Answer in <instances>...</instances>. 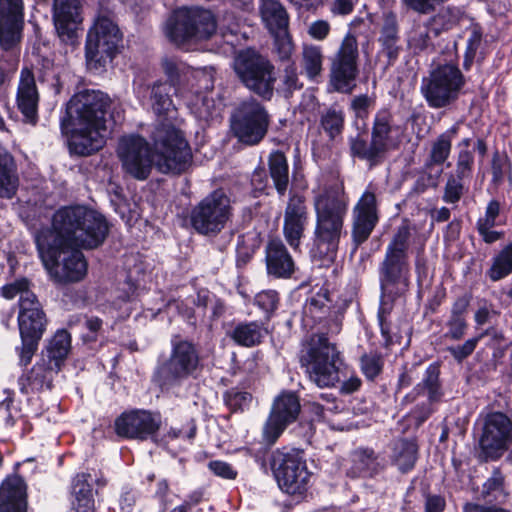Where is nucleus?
<instances>
[{
    "label": "nucleus",
    "mask_w": 512,
    "mask_h": 512,
    "mask_svg": "<svg viewBox=\"0 0 512 512\" xmlns=\"http://www.w3.org/2000/svg\"><path fill=\"white\" fill-rule=\"evenodd\" d=\"M48 320L33 292H25L19 300L18 327L20 336L42 338Z\"/></svg>",
    "instance_id": "4be33fe9"
},
{
    "label": "nucleus",
    "mask_w": 512,
    "mask_h": 512,
    "mask_svg": "<svg viewBox=\"0 0 512 512\" xmlns=\"http://www.w3.org/2000/svg\"><path fill=\"white\" fill-rule=\"evenodd\" d=\"M259 13L264 26L269 33L288 30L289 15L278 0H261Z\"/></svg>",
    "instance_id": "2f4dec72"
},
{
    "label": "nucleus",
    "mask_w": 512,
    "mask_h": 512,
    "mask_svg": "<svg viewBox=\"0 0 512 512\" xmlns=\"http://www.w3.org/2000/svg\"><path fill=\"white\" fill-rule=\"evenodd\" d=\"M281 84L282 90L286 95H291L294 91L302 88L303 83L299 79L297 68L294 63L286 66L283 70Z\"/></svg>",
    "instance_id": "603ef678"
},
{
    "label": "nucleus",
    "mask_w": 512,
    "mask_h": 512,
    "mask_svg": "<svg viewBox=\"0 0 512 512\" xmlns=\"http://www.w3.org/2000/svg\"><path fill=\"white\" fill-rule=\"evenodd\" d=\"M53 20L61 40L72 44L82 22L79 0H54Z\"/></svg>",
    "instance_id": "393cba45"
},
{
    "label": "nucleus",
    "mask_w": 512,
    "mask_h": 512,
    "mask_svg": "<svg viewBox=\"0 0 512 512\" xmlns=\"http://www.w3.org/2000/svg\"><path fill=\"white\" fill-rule=\"evenodd\" d=\"M278 293L274 290H265L255 297L256 304L267 313H272L278 304Z\"/></svg>",
    "instance_id": "052dcab7"
},
{
    "label": "nucleus",
    "mask_w": 512,
    "mask_h": 512,
    "mask_svg": "<svg viewBox=\"0 0 512 512\" xmlns=\"http://www.w3.org/2000/svg\"><path fill=\"white\" fill-rule=\"evenodd\" d=\"M419 446L415 438H399L393 443L391 463L402 474L412 471L418 460Z\"/></svg>",
    "instance_id": "7c9ffc66"
},
{
    "label": "nucleus",
    "mask_w": 512,
    "mask_h": 512,
    "mask_svg": "<svg viewBox=\"0 0 512 512\" xmlns=\"http://www.w3.org/2000/svg\"><path fill=\"white\" fill-rule=\"evenodd\" d=\"M267 272L276 278H289L295 269L294 261L283 242L270 240L265 250Z\"/></svg>",
    "instance_id": "cd10ccee"
},
{
    "label": "nucleus",
    "mask_w": 512,
    "mask_h": 512,
    "mask_svg": "<svg viewBox=\"0 0 512 512\" xmlns=\"http://www.w3.org/2000/svg\"><path fill=\"white\" fill-rule=\"evenodd\" d=\"M358 42L355 35L347 33L331 58L330 82L334 89L350 93L358 75Z\"/></svg>",
    "instance_id": "f3484780"
},
{
    "label": "nucleus",
    "mask_w": 512,
    "mask_h": 512,
    "mask_svg": "<svg viewBox=\"0 0 512 512\" xmlns=\"http://www.w3.org/2000/svg\"><path fill=\"white\" fill-rule=\"evenodd\" d=\"M379 221L376 195L365 191L352 210V239L356 246L364 243Z\"/></svg>",
    "instance_id": "aec40b11"
},
{
    "label": "nucleus",
    "mask_w": 512,
    "mask_h": 512,
    "mask_svg": "<svg viewBox=\"0 0 512 512\" xmlns=\"http://www.w3.org/2000/svg\"><path fill=\"white\" fill-rule=\"evenodd\" d=\"M410 238L408 225H401L386 247L384 259L379 267L380 286L384 297L395 299L408 289Z\"/></svg>",
    "instance_id": "39448f33"
},
{
    "label": "nucleus",
    "mask_w": 512,
    "mask_h": 512,
    "mask_svg": "<svg viewBox=\"0 0 512 512\" xmlns=\"http://www.w3.org/2000/svg\"><path fill=\"white\" fill-rule=\"evenodd\" d=\"M122 33L118 25L108 16L99 15L89 29L85 56L90 70L99 71L110 63L119 51Z\"/></svg>",
    "instance_id": "9d476101"
},
{
    "label": "nucleus",
    "mask_w": 512,
    "mask_h": 512,
    "mask_svg": "<svg viewBox=\"0 0 512 512\" xmlns=\"http://www.w3.org/2000/svg\"><path fill=\"white\" fill-rule=\"evenodd\" d=\"M457 131L458 127L453 126L432 141L429 157L425 163L426 169H431L434 165H442L448 159L452 148V141Z\"/></svg>",
    "instance_id": "72a5a7b5"
},
{
    "label": "nucleus",
    "mask_w": 512,
    "mask_h": 512,
    "mask_svg": "<svg viewBox=\"0 0 512 512\" xmlns=\"http://www.w3.org/2000/svg\"><path fill=\"white\" fill-rule=\"evenodd\" d=\"M210 471L223 479L234 480L238 476V472L231 464L222 460H212L208 463Z\"/></svg>",
    "instance_id": "bf43d9fd"
},
{
    "label": "nucleus",
    "mask_w": 512,
    "mask_h": 512,
    "mask_svg": "<svg viewBox=\"0 0 512 512\" xmlns=\"http://www.w3.org/2000/svg\"><path fill=\"white\" fill-rule=\"evenodd\" d=\"M187 427H188V430L186 432H184L182 429L170 428V430L167 432V434H165L163 436L159 435L160 439H162V438L164 439L159 445H161L163 443H167V438H169L171 440H174V439H177L180 437L187 438L189 440L194 439L196 436V432H197V425L193 418H191L188 421Z\"/></svg>",
    "instance_id": "680f3d73"
},
{
    "label": "nucleus",
    "mask_w": 512,
    "mask_h": 512,
    "mask_svg": "<svg viewBox=\"0 0 512 512\" xmlns=\"http://www.w3.org/2000/svg\"><path fill=\"white\" fill-rule=\"evenodd\" d=\"M269 115L265 107L250 98L236 108L231 118V130L239 142L253 146L267 134Z\"/></svg>",
    "instance_id": "2eb2a0df"
},
{
    "label": "nucleus",
    "mask_w": 512,
    "mask_h": 512,
    "mask_svg": "<svg viewBox=\"0 0 512 512\" xmlns=\"http://www.w3.org/2000/svg\"><path fill=\"white\" fill-rule=\"evenodd\" d=\"M171 88L167 82H156L151 88L152 109L158 116L152 141L157 169L162 173L180 174L191 166L192 151L179 127L181 121L170 97Z\"/></svg>",
    "instance_id": "f03ea898"
},
{
    "label": "nucleus",
    "mask_w": 512,
    "mask_h": 512,
    "mask_svg": "<svg viewBox=\"0 0 512 512\" xmlns=\"http://www.w3.org/2000/svg\"><path fill=\"white\" fill-rule=\"evenodd\" d=\"M504 491V476L499 468H495L492 471L491 477H489L483 484L482 495L483 498L492 503L497 501V497L503 494Z\"/></svg>",
    "instance_id": "49530a36"
},
{
    "label": "nucleus",
    "mask_w": 512,
    "mask_h": 512,
    "mask_svg": "<svg viewBox=\"0 0 512 512\" xmlns=\"http://www.w3.org/2000/svg\"><path fill=\"white\" fill-rule=\"evenodd\" d=\"M162 68L164 74L169 80L168 84L171 85V87L181 85L190 71L189 67L185 64L171 58H165L162 60ZM175 90L177 91V88H175Z\"/></svg>",
    "instance_id": "a18cd8bd"
},
{
    "label": "nucleus",
    "mask_w": 512,
    "mask_h": 512,
    "mask_svg": "<svg viewBox=\"0 0 512 512\" xmlns=\"http://www.w3.org/2000/svg\"><path fill=\"white\" fill-rule=\"evenodd\" d=\"M348 203L343 184L325 187L313 198L316 220L312 252L324 266L336 259Z\"/></svg>",
    "instance_id": "20e7f679"
},
{
    "label": "nucleus",
    "mask_w": 512,
    "mask_h": 512,
    "mask_svg": "<svg viewBox=\"0 0 512 512\" xmlns=\"http://www.w3.org/2000/svg\"><path fill=\"white\" fill-rule=\"evenodd\" d=\"M482 434L479 439L480 456L485 461H495L508 450L512 441L511 418H483ZM478 418L476 425H480Z\"/></svg>",
    "instance_id": "6ab92c4d"
},
{
    "label": "nucleus",
    "mask_w": 512,
    "mask_h": 512,
    "mask_svg": "<svg viewBox=\"0 0 512 512\" xmlns=\"http://www.w3.org/2000/svg\"><path fill=\"white\" fill-rule=\"evenodd\" d=\"M474 163L473 153L470 149H461L457 156L455 176L468 178L471 175Z\"/></svg>",
    "instance_id": "6e6d98bb"
},
{
    "label": "nucleus",
    "mask_w": 512,
    "mask_h": 512,
    "mask_svg": "<svg viewBox=\"0 0 512 512\" xmlns=\"http://www.w3.org/2000/svg\"><path fill=\"white\" fill-rule=\"evenodd\" d=\"M270 177L279 195L283 196L289 184V166L286 156L275 151L268 158Z\"/></svg>",
    "instance_id": "e433bc0d"
},
{
    "label": "nucleus",
    "mask_w": 512,
    "mask_h": 512,
    "mask_svg": "<svg viewBox=\"0 0 512 512\" xmlns=\"http://www.w3.org/2000/svg\"><path fill=\"white\" fill-rule=\"evenodd\" d=\"M300 409V401L295 393L282 392L273 402L271 416H298Z\"/></svg>",
    "instance_id": "37998d69"
},
{
    "label": "nucleus",
    "mask_w": 512,
    "mask_h": 512,
    "mask_svg": "<svg viewBox=\"0 0 512 512\" xmlns=\"http://www.w3.org/2000/svg\"><path fill=\"white\" fill-rule=\"evenodd\" d=\"M386 469V460L371 447H358L350 453L345 475L350 479H373Z\"/></svg>",
    "instance_id": "b1692460"
},
{
    "label": "nucleus",
    "mask_w": 512,
    "mask_h": 512,
    "mask_svg": "<svg viewBox=\"0 0 512 512\" xmlns=\"http://www.w3.org/2000/svg\"><path fill=\"white\" fill-rule=\"evenodd\" d=\"M92 476L87 472L77 473L71 480V507L69 512H94Z\"/></svg>",
    "instance_id": "c756f323"
},
{
    "label": "nucleus",
    "mask_w": 512,
    "mask_h": 512,
    "mask_svg": "<svg viewBox=\"0 0 512 512\" xmlns=\"http://www.w3.org/2000/svg\"><path fill=\"white\" fill-rule=\"evenodd\" d=\"M226 403L231 413L241 414L249 411V407L253 404V398L247 392L235 393L228 396Z\"/></svg>",
    "instance_id": "864d4df0"
},
{
    "label": "nucleus",
    "mask_w": 512,
    "mask_h": 512,
    "mask_svg": "<svg viewBox=\"0 0 512 512\" xmlns=\"http://www.w3.org/2000/svg\"><path fill=\"white\" fill-rule=\"evenodd\" d=\"M109 234L106 218L85 206H68L56 211L51 229L36 238L42 262L54 282L70 284L82 281L88 263L80 251L96 249Z\"/></svg>",
    "instance_id": "f257e3e1"
},
{
    "label": "nucleus",
    "mask_w": 512,
    "mask_h": 512,
    "mask_svg": "<svg viewBox=\"0 0 512 512\" xmlns=\"http://www.w3.org/2000/svg\"><path fill=\"white\" fill-rule=\"evenodd\" d=\"M60 368L58 364L50 362V360L41 359L33 366L28 376L31 389L36 391L51 389L54 375Z\"/></svg>",
    "instance_id": "f704fd0d"
},
{
    "label": "nucleus",
    "mask_w": 512,
    "mask_h": 512,
    "mask_svg": "<svg viewBox=\"0 0 512 512\" xmlns=\"http://www.w3.org/2000/svg\"><path fill=\"white\" fill-rule=\"evenodd\" d=\"M231 215L230 198L223 190L217 189L191 209L189 220L196 232L209 236L220 233Z\"/></svg>",
    "instance_id": "ddd939ff"
},
{
    "label": "nucleus",
    "mask_w": 512,
    "mask_h": 512,
    "mask_svg": "<svg viewBox=\"0 0 512 512\" xmlns=\"http://www.w3.org/2000/svg\"><path fill=\"white\" fill-rule=\"evenodd\" d=\"M109 104L105 94L94 90L81 91L71 98L67 105L68 119L61 121V130L68 137L72 152L89 155L102 148Z\"/></svg>",
    "instance_id": "7ed1b4c3"
},
{
    "label": "nucleus",
    "mask_w": 512,
    "mask_h": 512,
    "mask_svg": "<svg viewBox=\"0 0 512 512\" xmlns=\"http://www.w3.org/2000/svg\"><path fill=\"white\" fill-rule=\"evenodd\" d=\"M424 173L422 176L418 178L415 184V190L419 193L424 192L428 187L436 188L439 184V179L441 176V170L436 174H432L428 172L429 169L424 167Z\"/></svg>",
    "instance_id": "338daca9"
},
{
    "label": "nucleus",
    "mask_w": 512,
    "mask_h": 512,
    "mask_svg": "<svg viewBox=\"0 0 512 512\" xmlns=\"http://www.w3.org/2000/svg\"><path fill=\"white\" fill-rule=\"evenodd\" d=\"M24 25L23 1L0 0V46L13 49L21 40Z\"/></svg>",
    "instance_id": "412c9836"
},
{
    "label": "nucleus",
    "mask_w": 512,
    "mask_h": 512,
    "mask_svg": "<svg viewBox=\"0 0 512 512\" xmlns=\"http://www.w3.org/2000/svg\"><path fill=\"white\" fill-rule=\"evenodd\" d=\"M233 67L247 89L265 100L272 98L276 73L268 58L253 50H244L235 57Z\"/></svg>",
    "instance_id": "9b49d317"
},
{
    "label": "nucleus",
    "mask_w": 512,
    "mask_h": 512,
    "mask_svg": "<svg viewBox=\"0 0 512 512\" xmlns=\"http://www.w3.org/2000/svg\"><path fill=\"white\" fill-rule=\"evenodd\" d=\"M21 337V348L19 350V358L21 365H28L31 362L32 357L38 349L39 341L41 338L37 337Z\"/></svg>",
    "instance_id": "13d9d810"
},
{
    "label": "nucleus",
    "mask_w": 512,
    "mask_h": 512,
    "mask_svg": "<svg viewBox=\"0 0 512 512\" xmlns=\"http://www.w3.org/2000/svg\"><path fill=\"white\" fill-rule=\"evenodd\" d=\"M266 332L258 322H242L234 327L230 337L240 346L253 347L261 343Z\"/></svg>",
    "instance_id": "4c0bfd02"
},
{
    "label": "nucleus",
    "mask_w": 512,
    "mask_h": 512,
    "mask_svg": "<svg viewBox=\"0 0 512 512\" xmlns=\"http://www.w3.org/2000/svg\"><path fill=\"white\" fill-rule=\"evenodd\" d=\"M274 38V49L281 61L290 59L294 52V43L288 30L270 33Z\"/></svg>",
    "instance_id": "8fccbe9b"
},
{
    "label": "nucleus",
    "mask_w": 512,
    "mask_h": 512,
    "mask_svg": "<svg viewBox=\"0 0 512 512\" xmlns=\"http://www.w3.org/2000/svg\"><path fill=\"white\" fill-rule=\"evenodd\" d=\"M161 426V418H114L113 424L109 422L95 426L92 437L96 440L112 439L115 434L120 440H150L159 445L164 440L159 438Z\"/></svg>",
    "instance_id": "4468645a"
},
{
    "label": "nucleus",
    "mask_w": 512,
    "mask_h": 512,
    "mask_svg": "<svg viewBox=\"0 0 512 512\" xmlns=\"http://www.w3.org/2000/svg\"><path fill=\"white\" fill-rule=\"evenodd\" d=\"M463 180V178H459L458 176H455L453 174L449 175L444 187V202L457 203L461 199L464 193V186L462 183Z\"/></svg>",
    "instance_id": "3c124183"
},
{
    "label": "nucleus",
    "mask_w": 512,
    "mask_h": 512,
    "mask_svg": "<svg viewBox=\"0 0 512 512\" xmlns=\"http://www.w3.org/2000/svg\"><path fill=\"white\" fill-rule=\"evenodd\" d=\"M324 55L322 48L314 44H303L301 67L308 79L314 81L322 75Z\"/></svg>",
    "instance_id": "c9c22d12"
},
{
    "label": "nucleus",
    "mask_w": 512,
    "mask_h": 512,
    "mask_svg": "<svg viewBox=\"0 0 512 512\" xmlns=\"http://www.w3.org/2000/svg\"><path fill=\"white\" fill-rule=\"evenodd\" d=\"M309 219L305 197L291 194L284 211L283 233L290 246L296 248Z\"/></svg>",
    "instance_id": "5701e85b"
},
{
    "label": "nucleus",
    "mask_w": 512,
    "mask_h": 512,
    "mask_svg": "<svg viewBox=\"0 0 512 512\" xmlns=\"http://www.w3.org/2000/svg\"><path fill=\"white\" fill-rule=\"evenodd\" d=\"M459 8L447 6L439 10L435 15L429 18V23L434 26V36H438L441 31H446L457 25L461 19Z\"/></svg>",
    "instance_id": "79ce46f5"
},
{
    "label": "nucleus",
    "mask_w": 512,
    "mask_h": 512,
    "mask_svg": "<svg viewBox=\"0 0 512 512\" xmlns=\"http://www.w3.org/2000/svg\"><path fill=\"white\" fill-rule=\"evenodd\" d=\"M117 155L125 173L137 180L147 179L157 161L156 154L155 159L152 158L149 143L139 135L122 137L117 146Z\"/></svg>",
    "instance_id": "a211bd4d"
},
{
    "label": "nucleus",
    "mask_w": 512,
    "mask_h": 512,
    "mask_svg": "<svg viewBox=\"0 0 512 512\" xmlns=\"http://www.w3.org/2000/svg\"><path fill=\"white\" fill-rule=\"evenodd\" d=\"M298 419L299 418H267L263 427V440L269 446L275 444L287 426ZM300 419L301 421L298 422V433L309 440L315 434L314 418Z\"/></svg>",
    "instance_id": "c85d7f7f"
},
{
    "label": "nucleus",
    "mask_w": 512,
    "mask_h": 512,
    "mask_svg": "<svg viewBox=\"0 0 512 512\" xmlns=\"http://www.w3.org/2000/svg\"><path fill=\"white\" fill-rule=\"evenodd\" d=\"M374 100L366 94L356 96L351 101V109L357 118H366L368 109L373 105Z\"/></svg>",
    "instance_id": "0e129e2a"
},
{
    "label": "nucleus",
    "mask_w": 512,
    "mask_h": 512,
    "mask_svg": "<svg viewBox=\"0 0 512 512\" xmlns=\"http://www.w3.org/2000/svg\"><path fill=\"white\" fill-rule=\"evenodd\" d=\"M465 83V76L457 64H437L423 78L421 93L430 107L445 108L459 98Z\"/></svg>",
    "instance_id": "6e6552de"
},
{
    "label": "nucleus",
    "mask_w": 512,
    "mask_h": 512,
    "mask_svg": "<svg viewBox=\"0 0 512 512\" xmlns=\"http://www.w3.org/2000/svg\"><path fill=\"white\" fill-rule=\"evenodd\" d=\"M40 100L35 76L29 68H23L20 72L16 105L24 117V121L35 125L38 120V104Z\"/></svg>",
    "instance_id": "a878e982"
},
{
    "label": "nucleus",
    "mask_w": 512,
    "mask_h": 512,
    "mask_svg": "<svg viewBox=\"0 0 512 512\" xmlns=\"http://www.w3.org/2000/svg\"><path fill=\"white\" fill-rule=\"evenodd\" d=\"M195 345L187 340L173 343L171 355L156 368L154 379L161 386L180 382L193 375L199 366Z\"/></svg>",
    "instance_id": "dca6fc26"
},
{
    "label": "nucleus",
    "mask_w": 512,
    "mask_h": 512,
    "mask_svg": "<svg viewBox=\"0 0 512 512\" xmlns=\"http://www.w3.org/2000/svg\"><path fill=\"white\" fill-rule=\"evenodd\" d=\"M446 508L445 498L437 494H427L425 498L424 512H444Z\"/></svg>",
    "instance_id": "774afa93"
},
{
    "label": "nucleus",
    "mask_w": 512,
    "mask_h": 512,
    "mask_svg": "<svg viewBox=\"0 0 512 512\" xmlns=\"http://www.w3.org/2000/svg\"><path fill=\"white\" fill-rule=\"evenodd\" d=\"M19 177L14 157L0 146V197L10 199L18 189Z\"/></svg>",
    "instance_id": "473e14b6"
},
{
    "label": "nucleus",
    "mask_w": 512,
    "mask_h": 512,
    "mask_svg": "<svg viewBox=\"0 0 512 512\" xmlns=\"http://www.w3.org/2000/svg\"><path fill=\"white\" fill-rule=\"evenodd\" d=\"M431 31L434 32V26L429 23V19L424 23L414 25L408 38L410 48L415 51H423L431 46Z\"/></svg>",
    "instance_id": "c03bdc74"
},
{
    "label": "nucleus",
    "mask_w": 512,
    "mask_h": 512,
    "mask_svg": "<svg viewBox=\"0 0 512 512\" xmlns=\"http://www.w3.org/2000/svg\"><path fill=\"white\" fill-rule=\"evenodd\" d=\"M339 352L323 334L313 335L306 345L301 362L307 367L311 379L320 387H330L339 381Z\"/></svg>",
    "instance_id": "f8f14e48"
},
{
    "label": "nucleus",
    "mask_w": 512,
    "mask_h": 512,
    "mask_svg": "<svg viewBox=\"0 0 512 512\" xmlns=\"http://www.w3.org/2000/svg\"><path fill=\"white\" fill-rule=\"evenodd\" d=\"M439 375L440 366L437 363H433L428 366L426 370L425 378L423 379V386L428 390L429 398L435 399L439 393Z\"/></svg>",
    "instance_id": "5fc2aeb1"
},
{
    "label": "nucleus",
    "mask_w": 512,
    "mask_h": 512,
    "mask_svg": "<svg viewBox=\"0 0 512 512\" xmlns=\"http://www.w3.org/2000/svg\"><path fill=\"white\" fill-rule=\"evenodd\" d=\"M269 468L282 492L298 499L306 496L312 472L308 470L304 450L283 447L272 451Z\"/></svg>",
    "instance_id": "0eeeda50"
},
{
    "label": "nucleus",
    "mask_w": 512,
    "mask_h": 512,
    "mask_svg": "<svg viewBox=\"0 0 512 512\" xmlns=\"http://www.w3.org/2000/svg\"><path fill=\"white\" fill-rule=\"evenodd\" d=\"M71 349V335L68 331L58 330L50 339L47 345V357L50 362L58 364L61 367Z\"/></svg>",
    "instance_id": "ea45409f"
},
{
    "label": "nucleus",
    "mask_w": 512,
    "mask_h": 512,
    "mask_svg": "<svg viewBox=\"0 0 512 512\" xmlns=\"http://www.w3.org/2000/svg\"><path fill=\"white\" fill-rule=\"evenodd\" d=\"M27 484L14 474L7 476L0 485V512H27Z\"/></svg>",
    "instance_id": "bb28decb"
},
{
    "label": "nucleus",
    "mask_w": 512,
    "mask_h": 512,
    "mask_svg": "<svg viewBox=\"0 0 512 512\" xmlns=\"http://www.w3.org/2000/svg\"><path fill=\"white\" fill-rule=\"evenodd\" d=\"M512 273V242L503 247L493 258L492 265L487 271L491 281H499Z\"/></svg>",
    "instance_id": "a19ab883"
},
{
    "label": "nucleus",
    "mask_w": 512,
    "mask_h": 512,
    "mask_svg": "<svg viewBox=\"0 0 512 512\" xmlns=\"http://www.w3.org/2000/svg\"><path fill=\"white\" fill-rule=\"evenodd\" d=\"M447 326L449 328L447 336L453 340H459L465 334L467 329V322L465 317L450 315Z\"/></svg>",
    "instance_id": "e2e57ef3"
},
{
    "label": "nucleus",
    "mask_w": 512,
    "mask_h": 512,
    "mask_svg": "<svg viewBox=\"0 0 512 512\" xmlns=\"http://www.w3.org/2000/svg\"><path fill=\"white\" fill-rule=\"evenodd\" d=\"M483 335L484 334H481L479 336L470 338L461 345L448 347V351L457 362L461 363L474 352L479 340Z\"/></svg>",
    "instance_id": "4d7b16f0"
},
{
    "label": "nucleus",
    "mask_w": 512,
    "mask_h": 512,
    "mask_svg": "<svg viewBox=\"0 0 512 512\" xmlns=\"http://www.w3.org/2000/svg\"><path fill=\"white\" fill-rule=\"evenodd\" d=\"M492 183L499 186L506 177L510 176L511 165L506 155L494 153L491 165Z\"/></svg>",
    "instance_id": "09e8293b"
},
{
    "label": "nucleus",
    "mask_w": 512,
    "mask_h": 512,
    "mask_svg": "<svg viewBox=\"0 0 512 512\" xmlns=\"http://www.w3.org/2000/svg\"><path fill=\"white\" fill-rule=\"evenodd\" d=\"M361 370L370 380L375 379L382 371L384 361L377 352L366 353L360 358Z\"/></svg>",
    "instance_id": "de8ad7c7"
},
{
    "label": "nucleus",
    "mask_w": 512,
    "mask_h": 512,
    "mask_svg": "<svg viewBox=\"0 0 512 512\" xmlns=\"http://www.w3.org/2000/svg\"><path fill=\"white\" fill-rule=\"evenodd\" d=\"M214 15L198 7L176 10L165 27V34L177 46L209 39L216 32Z\"/></svg>",
    "instance_id": "1a4fd4ad"
},
{
    "label": "nucleus",
    "mask_w": 512,
    "mask_h": 512,
    "mask_svg": "<svg viewBox=\"0 0 512 512\" xmlns=\"http://www.w3.org/2000/svg\"><path fill=\"white\" fill-rule=\"evenodd\" d=\"M399 144L398 127L388 110H380L375 115L369 141L361 134L349 139L351 155L370 166L380 164L390 151L398 149Z\"/></svg>",
    "instance_id": "423d86ee"
},
{
    "label": "nucleus",
    "mask_w": 512,
    "mask_h": 512,
    "mask_svg": "<svg viewBox=\"0 0 512 512\" xmlns=\"http://www.w3.org/2000/svg\"><path fill=\"white\" fill-rule=\"evenodd\" d=\"M320 127L327 134L329 139L333 140L342 134L345 124V114L338 105H332L325 108L320 113Z\"/></svg>",
    "instance_id": "58836bf2"
},
{
    "label": "nucleus",
    "mask_w": 512,
    "mask_h": 512,
    "mask_svg": "<svg viewBox=\"0 0 512 512\" xmlns=\"http://www.w3.org/2000/svg\"><path fill=\"white\" fill-rule=\"evenodd\" d=\"M25 292H31L29 290V282L26 279L17 280L2 288V295L7 299H12L19 295L20 300Z\"/></svg>",
    "instance_id": "69168bd1"
}]
</instances>
